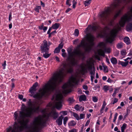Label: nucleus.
Returning a JSON list of instances; mask_svg holds the SVG:
<instances>
[{
    "label": "nucleus",
    "instance_id": "f257e3e1",
    "mask_svg": "<svg viewBox=\"0 0 132 132\" xmlns=\"http://www.w3.org/2000/svg\"><path fill=\"white\" fill-rule=\"evenodd\" d=\"M38 85L37 82L35 83L29 89V92L31 93L30 95V96L38 100H40L43 97H45L47 95L50 94L53 92L52 89V86L47 82L42 88L39 89V93L37 92L34 94L35 92L37 90L36 88Z\"/></svg>",
    "mask_w": 132,
    "mask_h": 132
},
{
    "label": "nucleus",
    "instance_id": "f03ea898",
    "mask_svg": "<svg viewBox=\"0 0 132 132\" xmlns=\"http://www.w3.org/2000/svg\"><path fill=\"white\" fill-rule=\"evenodd\" d=\"M21 110L22 111H19V117H18V114L17 112H16L14 113L15 120H17L18 121V120L19 119L23 123L24 121L25 123L27 124L29 121L28 119L25 120V118H30L34 113H38L40 111V106L39 105L37 107H30L29 108V110H27L26 109V106L24 105V107H22Z\"/></svg>",
    "mask_w": 132,
    "mask_h": 132
},
{
    "label": "nucleus",
    "instance_id": "7ed1b4c3",
    "mask_svg": "<svg viewBox=\"0 0 132 132\" xmlns=\"http://www.w3.org/2000/svg\"><path fill=\"white\" fill-rule=\"evenodd\" d=\"M64 69L63 68H62L60 70L59 72L55 74L53 77L52 78V79L50 80L48 83L50 85L52 86V89L54 91L55 90L57 85V82L59 81L61 82L62 81V79L63 77V71Z\"/></svg>",
    "mask_w": 132,
    "mask_h": 132
},
{
    "label": "nucleus",
    "instance_id": "20e7f679",
    "mask_svg": "<svg viewBox=\"0 0 132 132\" xmlns=\"http://www.w3.org/2000/svg\"><path fill=\"white\" fill-rule=\"evenodd\" d=\"M86 39L88 42L89 45L87 46V43H85L84 39H83L81 41L80 44L81 47L85 48V51L89 52L92 50V47L94 45V41L95 39V37L92 34H89L87 35Z\"/></svg>",
    "mask_w": 132,
    "mask_h": 132
},
{
    "label": "nucleus",
    "instance_id": "39448f33",
    "mask_svg": "<svg viewBox=\"0 0 132 132\" xmlns=\"http://www.w3.org/2000/svg\"><path fill=\"white\" fill-rule=\"evenodd\" d=\"M131 20V16H129L128 14L125 13L121 18L119 21V25L121 27H123L126 22H128Z\"/></svg>",
    "mask_w": 132,
    "mask_h": 132
},
{
    "label": "nucleus",
    "instance_id": "423d86ee",
    "mask_svg": "<svg viewBox=\"0 0 132 132\" xmlns=\"http://www.w3.org/2000/svg\"><path fill=\"white\" fill-rule=\"evenodd\" d=\"M111 12L110 7H108L104 11L102 12L99 14V17L102 21H104L107 18Z\"/></svg>",
    "mask_w": 132,
    "mask_h": 132
},
{
    "label": "nucleus",
    "instance_id": "0eeeda50",
    "mask_svg": "<svg viewBox=\"0 0 132 132\" xmlns=\"http://www.w3.org/2000/svg\"><path fill=\"white\" fill-rule=\"evenodd\" d=\"M118 32L117 30L115 29L112 30L110 34L106 36V41L107 42L111 43L114 40V38L116 36Z\"/></svg>",
    "mask_w": 132,
    "mask_h": 132
},
{
    "label": "nucleus",
    "instance_id": "6e6552de",
    "mask_svg": "<svg viewBox=\"0 0 132 132\" xmlns=\"http://www.w3.org/2000/svg\"><path fill=\"white\" fill-rule=\"evenodd\" d=\"M126 3V0H116L111 4L112 10H114L116 9H119V6Z\"/></svg>",
    "mask_w": 132,
    "mask_h": 132
},
{
    "label": "nucleus",
    "instance_id": "1a4fd4ad",
    "mask_svg": "<svg viewBox=\"0 0 132 132\" xmlns=\"http://www.w3.org/2000/svg\"><path fill=\"white\" fill-rule=\"evenodd\" d=\"M71 80L69 81L68 84H65L62 86V88L64 89V91L65 93H68V90L65 89L68 88L69 86L70 87L74 86V85L72 83H75L76 81V79L74 77H72Z\"/></svg>",
    "mask_w": 132,
    "mask_h": 132
},
{
    "label": "nucleus",
    "instance_id": "9d476101",
    "mask_svg": "<svg viewBox=\"0 0 132 132\" xmlns=\"http://www.w3.org/2000/svg\"><path fill=\"white\" fill-rule=\"evenodd\" d=\"M68 52V53L69 56L68 57V59L69 60H71V63L72 66H75L78 63V61L76 60V59L73 57V54L74 53L71 52V50H67Z\"/></svg>",
    "mask_w": 132,
    "mask_h": 132
},
{
    "label": "nucleus",
    "instance_id": "9b49d317",
    "mask_svg": "<svg viewBox=\"0 0 132 132\" xmlns=\"http://www.w3.org/2000/svg\"><path fill=\"white\" fill-rule=\"evenodd\" d=\"M56 99L58 102H57L55 106L57 109H59L62 106V103L63 101V97L61 95H58L56 96Z\"/></svg>",
    "mask_w": 132,
    "mask_h": 132
},
{
    "label": "nucleus",
    "instance_id": "f8f14e48",
    "mask_svg": "<svg viewBox=\"0 0 132 132\" xmlns=\"http://www.w3.org/2000/svg\"><path fill=\"white\" fill-rule=\"evenodd\" d=\"M46 42V40H44L43 43L40 47L42 53H48L50 47H49V46H47Z\"/></svg>",
    "mask_w": 132,
    "mask_h": 132
},
{
    "label": "nucleus",
    "instance_id": "ddd939ff",
    "mask_svg": "<svg viewBox=\"0 0 132 132\" xmlns=\"http://www.w3.org/2000/svg\"><path fill=\"white\" fill-rule=\"evenodd\" d=\"M47 116L48 117H53L54 119L55 120L58 117L59 114L55 110H52L47 114Z\"/></svg>",
    "mask_w": 132,
    "mask_h": 132
},
{
    "label": "nucleus",
    "instance_id": "4468645a",
    "mask_svg": "<svg viewBox=\"0 0 132 132\" xmlns=\"http://www.w3.org/2000/svg\"><path fill=\"white\" fill-rule=\"evenodd\" d=\"M73 53L75 55L78 56L80 58L81 56H83L84 53L82 52L80 50L78 49H76L73 51Z\"/></svg>",
    "mask_w": 132,
    "mask_h": 132
},
{
    "label": "nucleus",
    "instance_id": "2eb2a0df",
    "mask_svg": "<svg viewBox=\"0 0 132 132\" xmlns=\"http://www.w3.org/2000/svg\"><path fill=\"white\" fill-rule=\"evenodd\" d=\"M104 51L101 50L98 52V54L102 56H104L105 55L104 52H107L108 53L110 52V48H105L104 50Z\"/></svg>",
    "mask_w": 132,
    "mask_h": 132
},
{
    "label": "nucleus",
    "instance_id": "dca6fc26",
    "mask_svg": "<svg viewBox=\"0 0 132 132\" xmlns=\"http://www.w3.org/2000/svg\"><path fill=\"white\" fill-rule=\"evenodd\" d=\"M90 29L92 31L94 32L97 31H100L101 29V28L98 26H94L91 27Z\"/></svg>",
    "mask_w": 132,
    "mask_h": 132
},
{
    "label": "nucleus",
    "instance_id": "f3484780",
    "mask_svg": "<svg viewBox=\"0 0 132 132\" xmlns=\"http://www.w3.org/2000/svg\"><path fill=\"white\" fill-rule=\"evenodd\" d=\"M126 29L128 31L132 32V22L129 23L127 24Z\"/></svg>",
    "mask_w": 132,
    "mask_h": 132
},
{
    "label": "nucleus",
    "instance_id": "a211bd4d",
    "mask_svg": "<svg viewBox=\"0 0 132 132\" xmlns=\"http://www.w3.org/2000/svg\"><path fill=\"white\" fill-rule=\"evenodd\" d=\"M63 118V116L62 115H61L59 117L58 119L56 120V122L57 123L58 125L60 126L62 125V121Z\"/></svg>",
    "mask_w": 132,
    "mask_h": 132
},
{
    "label": "nucleus",
    "instance_id": "6ab92c4d",
    "mask_svg": "<svg viewBox=\"0 0 132 132\" xmlns=\"http://www.w3.org/2000/svg\"><path fill=\"white\" fill-rule=\"evenodd\" d=\"M124 42L127 44L129 45L130 43V41L129 38L128 37H125L123 39Z\"/></svg>",
    "mask_w": 132,
    "mask_h": 132
},
{
    "label": "nucleus",
    "instance_id": "aec40b11",
    "mask_svg": "<svg viewBox=\"0 0 132 132\" xmlns=\"http://www.w3.org/2000/svg\"><path fill=\"white\" fill-rule=\"evenodd\" d=\"M86 99V97L85 95H82L80 96L79 100L80 102L85 101Z\"/></svg>",
    "mask_w": 132,
    "mask_h": 132
},
{
    "label": "nucleus",
    "instance_id": "412c9836",
    "mask_svg": "<svg viewBox=\"0 0 132 132\" xmlns=\"http://www.w3.org/2000/svg\"><path fill=\"white\" fill-rule=\"evenodd\" d=\"M111 61L112 64L114 65L116 64L117 62V61L116 58L114 57H112L111 59Z\"/></svg>",
    "mask_w": 132,
    "mask_h": 132
},
{
    "label": "nucleus",
    "instance_id": "4be33fe9",
    "mask_svg": "<svg viewBox=\"0 0 132 132\" xmlns=\"http://www.w3.org/2000/svg\"><path fill=\"white\" fill-rule=\"evenodd\" d=\"M60 25L59 23H56L52 25V26L53 29H58Z\"/></svg>",
    "mask_w": 132,
    "mask_h": 132
},
{
    "label": "nucleus",
    "instance_id": "5701e85b",
    "mask_svg": "<svg viewBox=\"0 0 132 132\" xmlns=\"http://www.w3.org/2000/svg\"><path fill=\"white\" fill-rule=\"evenodd\" d=\"M76 124V122L73 120H72L69 122L68 125L69 126H73Z\"/></svg>",
    "mask_w": 132,
    "mask_h": 132
},
{
    "label": "nucleus",
    "instance_id": "b1692460",
    "mask_svg": "<svg viewBox=\"0 0 132 132\" xmlns=\"http://www.w3.org/2000/svg\"><path fill=\"white\" fill-rule=\"evenodd\" d=\"M120 64L123 67H125L127 66L129 62L128 61L126 62H123L122 61H120Z\"/></svg>",
    "mask_w": 132,
    "mask_h": 132
},
{
    "label": "nucleus",
    "instance_id": "393cba45",
    "mask_svg": "<svg viewBox=\"0 0 132 132\" xmlns=\"http://www.w3.org/2000/svg\"><path fill=\"white\" fill-rule=\"evenodd\" d=\"M73 116L77 119V120H78L80 119L79 117L78 114L75 112H73Z\"/></svg>",
    "mask_w": 132,
    "mask_h": 132
},
{
    "label": "nucleus",
    "instance_id": "a878e982",
    "mask_svg": "<svg viewBox=\"0 0 132 132\" xmlns=\"http://www.w3.org/2000/svg\"><path fill=\"white\" fill-rule=\"evenodd\" d=\"M81 68L82 69V72L84 73L85 72H87V69L85 68V67L83 66H81Z\"/></svg>",
    "mask_w": 132,
    "mask_h": 132
},
{
    "label": "nucleus",
    "instance_id": "bb28decb",
    "mask_svg": "<svg viewBox=\"0 0 132 132\" xmlns=\"http://www.w3.org/2000/svg\"><path fill=\"white\" fill-rule=\"evenodd\" d=\"M92 0H86L84 2V4L85 6H87L89 5L91 2Z\"/></svg>",
    "mask_w": 132,
    "mask_h": 132
},
{
    "label": "nucleus",
    "instance_id": "cd10ccee",
    "mask_svg": "<svg viewBox=\"0 0 132 132\" xmlns=\"http://www.w3.org/2000/svg\"><path fill=\"white\" fill-rule=\"evenodd\" d=\"M48 53H45L43 54V56L45 58H47L50 57L51 54V53L48 54Z\"/></svg>",
    "mask_w": 132,
    "mask_h": 132
},
{
    "label": "nucleus",
    "instance_id": "c85d7f7f",
    "mask_svg": "<svg viewBox=\"0 0 132 132\" xmlns=\"http://www.w3.org/2000/svg\"><path fill=\"white\" fill-rule=\"evenodd\" d=\"M121 12V11L120 10H119V11L113 17V19L114 20H115L116 18H117L119 15L120 13Z\"/></svg>",
    "mask_w": 132,
    "mask_h": 132
},
{
    "label": "nucleus",
    "instance_id": "c756f323",
    "mask_svg": "<svg viewBox=\"0 0 132 132\" xmlns=\"http://www.w3.org/2000/svg\"><path fill=\"white\" fill-rule=\"evenodd\" d=\"M123 43L122 42L118 43L117 45V48H122L123 47Z\"/></svg>",
    "mask_w": 132,
    "mask_h": 132
},
{
    "label": "nucleus",
    "instance_id": "7c9ffc66",
    "mask_svg": "<svg viewBox=\"0 0 132 132\" xmlns=\"http://www.w3.org/2000/svg\"><path fill=\"white\" fill-rule=\"evenodd\" d=\"M41 9V7L40 6H37L34 9L37 12L39 13V9Z\"/></svg>",
    "mask_w": 132,
    "mask_h": 132
},
{
    "label": "nucleus",
    "instance_id": "2f4dec72",
    "mask_svg": "<svg viewBox=\"0 0 132 132\" xmlns=\"http://www.w3.org/2000/svg\"><path fill=\"white\" fill-rule=\"evenodd\" d=\"M79 34V31L78 29H75L74 33V35L75 36H78Z\"/></svg>",
    "mask_w": 132,
    "mask_h": 132
},
{
    "label": "nucleus",
    "instance_id": "473e14b6",
    "mask_svg": "<svg viewBox=\"0 0 132 132\" xmlns=\"http://www.w3.org/2000/svg\"><path fill=\"white\" fill-rule=\"evenodd\" d=\"M87 62L88 63L87 68L89 70H91L92 68V65H90V62L89 61H87Z\"/></svg>",
    "mask_w": 132,
    "mask_h": 132
},
{
    "label": "nucleus",
    "instance_id": "72a5a7b5",
    "mask_svg": "<svg viewBox=\"0 0 132 132\" xmlns=\"http://www.w3.org/2000/svg\"><path fill=\"white\" fill-rule=\"evenodd\" d=\"M60 51V49L58 47H57L55 49L54 52V53H58Z\"/></svg>",
    "mask_w": 132,
    "mask_h": 132
},
{
    "label": "nucleus",
    "instance_id": "f704fd0d",
    "mask_svg": "<svg viewBox=\"0 0 132 132\" xmlns=\"http://www.w3.org/2000/svg\"><path fill=\"white\" fill-rule=\"evenodd\" d=\"M103 89L105 92H107L109 90V87L107 85H105L103 87Z\"/></svg>",
    "mask_w": 132,
    "mask_h": 132
},
{
    "label": "nucleus",
    "instance_id": "c9c22d12",
    "mask_svg": "<svg viewBox=\"0 0 132 132\" xmlns=\"http://www.w3.org/2000/svg\"><path fill=\"white\" fill-rule=\"evenodd\" d=\"M68 101L69 102V103H71L75 101V100L73 98L70 97L68 99Z\"/></svg>",
    "mask_w": 132,
    "mask_h": 132
},
{
    "label": "nucleus",
    "instance_id": "e433bc0d",
    "mask_svg": "<svg viewBox=\"0 0 132 132\" xmlns=\"http://www.w3.org/2000/svg\"><path fill=\"white\" fill-rule=\"evenodd\" d=\"M27 104L29 106H31L33 105L32 102L30 99H29V101L27 102Z\"/></svg>",
    "mask_w": 132,
    "mask_h": 132
},
{
    "label": "nucleus",
    "instance_id": "4c0bfd02",
    "mask_svg": "<svg viewBox=\"0 0 132 132\" xmlns=\"http://www.w3.org/2000/svg\"><path fill=\"white\" fill-rule=\"evenodd\" d=\"M68 120V118L67 117H65L63 119V124L65 125L67 123V122Z\"/></svg>",
    "mask_w": 132,
    "mask_h": 132
},
{
    "label": "nucleus",
    "instance_id": "58836bf2",
    "mask_svg": "<svg viewBox=\"0 0 132 132\" xmlns=\"http://www.w3.org/2000/svg\"><path fill=\"white\" fill-rule=\"evenodd\" d=\"M73 5L72 7L73 9H75L76 7V5L77 3V2L75 1V0H73L72 1Z\"/></svg>",
    "mask_w": 132,
    "mask_h": 132
},
{
    "label": "nucleus",
    "instance_id": "ea45409f",
    "mask_svg": "<svg viewBox=\"0 0 132 132\" xmlns=\"http://www.w3.org/2000/svg\"><path fill=\"white\" fill-rule=\"evenodd\" d=\"M121 54L122 56L125 55L126 54V50H122L121 51Z\"/></svg>",
    "mask_w": 132,
    "mask_h": 132
},
{
    "label": "nucleus",
    "instance_id": "a19ab883",
    "mask_svg": "<svg viewBox=\"0 0 132 132\" xmlns=\"http://www.w3.org/2000/svg\"><path fill=\"white\" fill-rule=\"evenodd\" d=\"M74 109L77 111H79L80 109V107L78 104L76 105L74 108Z\"/></svg>",
    "mask_w": 132,
    "mask_h": 132
},
{
    "label": "nucleus",
    "instance_id": "79ce46f5",
    "mask_svg": "<svg viewBox=\"0 0 132 132\" xmlns=\"http://www.w3.org/2000/svg\"><path fill=\"white\" fill-rule=\"evenodd\" d=\"M63 44L62 42L59 45L58 47L59 48L60 50L63 47Z\"/></svg>",
    "mask_w": 132,
    "mask_h": 132
},
{
    "label": "nucleus",
    "instance_id": "37998d69",
    "mask_svg": "<svg viewBox=\"0 0 132 132\" xmlns=\"http://www.w3.org/2000/svg\"><path fill=\"white\" fill-rule=\"evenodd\" d=\"M118 114L117 113H116L115 114L114 116V119H113V122H114L115 123L116 120L117 119V117L118 116Z\"/></svg>",
    "mask_w": 132,
    "mask_h": 132
},
{
    "label": "nucleus",
    "instance_id": "c03bdc74",
    "mask_svg": "<svg viewBox=\"0 0 132 132\" xmlns=\"http://www.w3.org/2000/svg\"><path fill=\"white\" fill-rule=\"evenodd\" d=\"M93 101L95 102H97L98 100V99L96 96H94L92 97Z\"/></svg>",
    "mask_w": 132,
    "mask_h": 132
},
{
    "label": "nucleus",
    "instance_id": "a18cd8bd",
    "mask_svg": "<svg viewBox=\"0 0 132 132\" xmlns=\"http://www.w3.org/2000/svg\"><path fill=\"white\" fill-rule=\"evenodd\" d=\"M104 68V70L105 72H108V69L107 66H103Z\"/></svg>",
    "mask_w": 132,
    "mask_h": 132
},
{
    "label": "nucleus",
    "instance_id": "49530a36",
    "mask_svg": "<svg viewBox=\"0 0 132 132\" xmlns=\"http://www.w3.org/2000/svg\"><path fill=\"white\" fill-rule=\"evenodd\" d=\"M71 2V0H67L66 3L67 5H69V6H70L71 4L69 3L70 2Z\"/></svg>",
    "mask_w": 132,
    "mask_h": 132
},
{
    "label": "nucleus",
    "instance_id": "de8ad7c7",
    "mask_svg": "<svg viewBox=\"0 0 132 132\" xmlns=\"http://www.w3.org/2000/svg\"><path fill=\"white\" fill-rule=\"evenodd\" d=\"M123 118V117L122 115H120L119 117L118 121V125L119 124L120 121H119V120H121Z\"/></svg>",
    "mask_w": 132,
    "mask_h": 132
},
{
    "label": "nucleus",
    "instance_id": "09e8293b",
    "mask_svg": "<svg viewBox=\"0 0 132 132\" xmlns=\"http://www.w3.org/2000/svg\"><path fill=\"white\" fill-rule=\"evenodd\" d=\"M85 116L84 114H80V119H83L85 118Z\"/></svg>",
    "mask_w": 132,
    "mask_h": 132
},
{
    "label": "nucleus",
    "instance_id": "8fccbe9b",
    "mask_svg": "<svg viewBox=\"0 0 132 132\" xmlns=\"http://www.w3.org/2000/svg\"><path fill=\"white\" fill-rule=\"evenodd\" d=\"M73 71V69L72 68H70L68 69L67 70L68 72L69 73H72Z\"/></svg>",
    "mask_w": 132,
    "mask_h": 132
},
{
    "label": "nucleus",
    "instance_id": "3c124183",
    "mask_svg": "<svg viewBox=\"0 0 132 132\" xmlns=\"http://www.w3.org/2000/svg\"><path fill=\"white\" fill-rule=\"evenodd\" d=\"M44 26V24L43 23H42L41 25L38 26L40 30H42L43 29V28Z\"/></svg>",
    "mask_w": 132,
    "mask_h": 132
},
{
    "label": "nucleus",
    "instance_id": "603ef678",
    "mask_svg": "<svg viewBox=\"0 0 132 132\" xmlns=\"http://www.w3.org/2000/svg\"><path fill=\"white\" fill-rule=\"evenodd\" d=\"M127 126V125L125 123H124L123 124L122 126L121 127V129H125L126 128V126Z\"/></svg>",
    "mask_w": 132,
    "mask_h": 132
},
{
    "label": "nucleus",
    "instance_id": "864d4df0",
    "mask_svg": "<svg viewBox=\"0 0 132 132\" xmlns=\"http://www.w3.org/2000/svg\"><path fill=\"white\" fill-rule=\"evenodd\" d=\"M6 65V61H4V63L2 64V65L3 67V69H4L5 68V66Z\"/></svg>",
    "mask_w": 132,
    "mask_h": 132
},
{
    "label": "nucleus",
    "instance_id": "5fc2aeb1",
    "mask_svg": "<svg viewBox=\"0 0 132 132\" xmlns=\"http://www.w3.org/2000/svg\"><path fill=\"white\" fill-rule=\"evenodd\" d=\"M98 37H104V35L102 34V33L98 34Z\"/></svg>",
    "mask_w": 132,
    "mask_h": 132
},
{
    "label": "nucleus",
    "instance_id": "6e6d98bb",
    "mask_svg": "<svg viewBox=\"0 0 132 132\" xmlns=\"http://www.w3.org/2000/svg\"><path fill=\"white\" fill-rule=\"evenodd\" d=\"M47 29V27H43L42 29H43L44 32H45Z\"/></svg>",
    "mask_w": 132,
    "mask_h": 132
},
{
    "label": "nucleus",
    "instance_id": "4d7b16f0",
    "mask_svg": "<svg viewBox=\"0 0 132 132\" xmlns=\"http://www.w3.org/2000/svg\"><path fill=\"white\" fill-rule=\"evenodd\" d=\"M69 132H77V130L76 129L73 128L71 130H69Z\"/></svg>",
    "mask_w": 132,
    "mask_h": 132
},
{
    "label": "nucleus",
    "instance_id": "13d9d810",
    "mask_svg": "<svg viewBox=\"0 0 132 132\" xmlns=\"http://www.w3.org/2000/svg\"><path fill=\"white\" fill-rule=\"evenodd\" d=\"M118 99L117 98H115L114 99L113 101L112 104H114L115 103H116L118 101Z\"/></svg>",
    "mask_w": 132,
    "mask_h": 132
},
{
    "label": "nucleus",
    "instance_id": "bf43d9fd",
    "mask_svg": "<svg viewBox=\"0 0 132 132\" xmlns=\"http://www.w3.org/2000/svg\"><path fill=\"white\" fill-rule=\"evenodd\" d=\"M19 98L21 100L23 99V96L22 95H19L18 96Z\"/></svg>",
    "mask_w": 132,
    "mask_h": 132
},
{
    "label": "nucleus",
    "instance_id": "052dcab7",
    "mask_svg": "<svg viewBox=\"0 0 132 132\" xmlns=\"http://www.w3.org/2000/svg\"><path fill=\"white\" fill-rule=\"evenodd\" d=\"M13 129H12V127H10L9 128H7L6 129L7 131V132H9L11 130H12Z\"/></svg>",
    "mask_w": 132,
    "mask_h": 132
},
{
    "label": "nucleus",
    "instance_id": "680f3d73",
    "mask_svg": "<svg viewBox=\"0 0 132 132\" xmlns=\"http://www.w3.org/2000/svg\"><path fill=\"white\" fill-rule=\"evenodd\" d=\"M83 88L85 90H86L88 89V87L86 85H84L83 86Z\"/></svg>",
    "mask_w": 132,
    "mask_h": 132
},
{
    "label": "nucleus",
    "instance_id": "e2e57ef3",
    "mask_svg": "<svg viewBox=\"0 0 132 132\" xmlns=\"http://www.w3.org/2000/svg\"><path fill=\"white\" fill-rule=\"evenodd\" d=\"M100 86L99 85H96L94 87V89L95 90H96L98 88H100Z\"/></svg>",
    "mask_w": 132,
    "mask_h": 132
},
{
    "label": "nucleus",
    "instance_id": "0e129e2a",
    "mask_svg": "<svg viewBox=\"0 0 132 132\" xmlns=\"http://www.w3.org/2000/svg\"><path fill=\"white\" fill-rule=\"evenodd\" d=\"M106 105V104L105 102L104 101L103 103V104L102 105V108L104 109V108H105V106Z\"/></svg>",
    "mask_w": 132,
    "mask_h": 132
},
{
    "label": "nucleus",
    "instance_id": "69168bd1",
    "mask_svg": "<svg viewBox=\"0 0 132 132\" xmlns=\"http://www.w3.org/2000/svg\"><path fill=\"white\" fill-rule=\"evenodd\" d=\"M107 82L109 83H111L113 82V80L109 78L107 80Z\"/></svg>",
    "mask_w": 132,
    "mask_h": 132
},
{
    "label": "nucleus",
    "instance_id": "338daca9",
    "mask_svg": "<svg viewBox=\"0 0 132 132\" xmlns=\"http://www.w3.org/2000/svg\"><path fill=\"white\" fill-rule=\"evenodd\" d=\"M12 13L11 12L10 13V14L9 15V20L10 21H11V20L12 19Z\"/></svg>",
    "mask_w": 132,
    "mask_h": 132
},
{
    "label": "nucleus",
    "instance_id": "774afa93",
    "mask_svg": "<svg viewBox=\"0 0 132 132\" xmlns=\"http://www.w3.org/2000/svg\"><path fill=\"white\" fill-rule=\"evenodd\" d=\"M46 42H47L46 43H47V46H49V47H50V45H51L52 44V43L50 42H48V43H47V41Z\"/></svg>",
    "mask_w": 132,
    "mask_h": 132
}]
</instances>
